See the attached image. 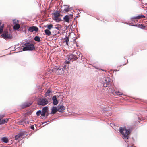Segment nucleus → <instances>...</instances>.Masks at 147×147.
Instances as JSON below:
<instances>
[{"label":"nucleus","instance_id":"obj_1","mask_svg":"<svg viewBox=\"0 0 147 147\" xmlns=\"http://www.w3.org/2000/svg\"><path fill=\"white\" fill-rule=\"evenodd\" d=\"M119 131L122 136V138L126 142H127V139L129 138L131 131L130 129H127L125 127H120Z\"/></svg>","mask_w":147,"mask_h":147},{"label":"nucleus","instance_id":"obj_2","mask_svg":"<svg viewBox=\"0 0 147 147\" xmlns=\"http://www.w3.org/2000/svg\"><path fill=\"white\" fill-rule=\"evenodd\" d=\"M81 53L79 52L74 51L73 53L70 54L68 57V60L73 61L78 59V57L80 58Z\"/></svg>","mask_w":147,"mask_h":147},{"label":"nucleus","instance_id":"obj_3","mask_svg":"<svg viewBox=\"0 0 147 147\" xmlns=\"http://www.w3.org/2000/svg\"><path fill=\"white\" fill-rule=\"evenodd\" d=\"M24 47L22 49V51H25L27 50H33L35 49L33 44H31L29 42L26 43L24 44Z\"/></svg>","mask_w":147,"mask_h":147},{"label":"nucleus","instance_id":"obj_4","mask_svg":"<svg viewBox=\"0 0 147 147\" xmlns=\"http://www.w3.org/2000/svg\"><path fill=\"white\" fill-rule=\"evenodd\" d=\"M53 72L55 73L57 75H61L64 73L63 69L62 67L55 66L52 69Z\"/></svg>","mask_w":147,"mask_h":147},{"label":"nucleus","instance_id":"obj_5","mask_svg":"<svg viewBox=\"0 0 147 147\" xmlns=\"http://www.w3.org/2000/svg\"><path fill=\"white\" fill-rule=\"evenodd\" d=\"M1 37L4 39H11L12 38V36L11 34L8 31L4 32L1 35Z\"/></svg>","mask_w":147,"mask_h":147},{"label":"nucleus","instance_id":"obj_6","mask_svg":"<svg viewBox=\"0 0 147 147\" xmlns=\"http://www.w3.org/2000/svg\"><path fill=\"white\" fill-rule=\"evenodd\" d=\"M48 103V101L46 98L40 99L38 102V104L39 105L44 106Z\"/></svg>","mask_w":147,"mask_h":147},{"label":"nucleus","instance_id":"obj_7","mask_svg":"<svg viewBox=\"0 0 147 147\" xmlns=\"http://www.w3.org/2000/svg\"><path fill=\"white\" fill-rule=\"evenodd\" d=\"M111 83V82L110 81L108 78H105L102 83L104 87H109L110 86Z\"/></svg>","mask_w":147,"mask_h":147},{"label":"nucleus","instance_id":"obj_8","mask_svg":"<svg viewBox=\"0 0 147 147\" xmlns=\"http://www.w3.org/2000/svg\"><path fill=\"white\" fill-rule=\"evenodd\" d=\"M53 15L55 20L59 22L61 20L60 18H59V17L60 15V14L58 11H57L55 12L54 13Z\"/></svg>","mask_w":147,"mask_h":147},{"label":"nucleus","instance_id":"obj_9","mask_svg":"<svg viewBox=\"0 0 147 147\" xmlns=\"http://www.w3.org/2000/svg\"><path fill=\"white\" fill-rule=\"evenodd\" d=\"M28 30L31 32H33L34 31L37 32L38 30V28L36 26H32L29 28Z\"/></svg>","mask_w":147,"mask_h":147},{"label":"nucleus","instance_id":"obj_10","mask_svg":"<svg viewBox=\"0 0 147 147\" xmlns=\"http://www.w3.org/2000/svg\"><path fill=\"white\" fill-rule=\"evenodd\" d=\"M14 23L15 24L13 26V29L15 30H18L20 27V25L18 24V21L17 20L16 21L15 20L13 21Z\"/></svg>","mask_w":147,"mask_h":147},{"label":"nucleus","instance_id":"obj_11","mask_svg":"<svg viewBox=\"0 0 147 147\" xmlns=\"http://www.w3.org/2000/svg\"><path fill=\"white\" fill-rule=\"evenodd\" d=\"M4 117L3 115H0V124H4L7 123L9 119L6 118L5 119H2L1 120V119Z\"/></svg>","mask_w":147,"mask_h":147},{"label":"nucleus","instance_id":"obj_12","mask_svg":"<svg viewBox=\"0 0 147 147\" xmlns=\"http://www.w3.org/2000/svg\"><path fill=\"white\" fill-rule=\"evenodd\" d=\"M73 17V15L70 14V16L67 15H66L63 18L64 20L67 22H69V19L70 18H72Z\"/></svg>","mask_w":147,"mask_h":147},{"label":"nucleus","instance_id":"obj_13","mask_svg":"<svg viewBox=\"0 0 147 147\" xmlns=\"http://www.w3.org/2000/svg\"><path fill=\"white\" fill-rule=\"evenodd\" d=\"M48 107H44L42 109L41 116L42 117L45 116L46 112L48 111Z\"/></svg>","mask_w":147,"mask_h":147},{"label":"nucleus","instance_id":"obj_14","mask_svg":"<svg viewBox=\"0 0 147 147\" xmlns=\"http://www.w3.org/2000/svg\"><path fill=\"white\" fill-rule=\"evenodd\" d=\"M23 135V133H20L15 136V139L16 140H19L20 139H21L22 138Z\"/></svg>","mask_w":147,"mask_h":147},{"label":"nucleus","instance_id":"obj_15","mask_svg":"<svg viewBox=\"0 0 147 147\" xmlns=\"http://www.w3.org/2000/svg\"><path fill=\"white\" fill-rule=\"evenodd\" d=\"M45 32L47 36H49L51 35H54L56 34H54L52 35L51 34V32L48 29H46L45 30Z\"/></svg>","mask_w":147,"mask_h":147},{"label":"nucleus","instance_id":"obj_16","mask_svg":"<svg viewBox=\"0 0 147 147\" xmlns=\"http://www.w3.org/2000/svg\"><path fill=\"white\" fill-rule=\"evenodd\" d=\"M65 109V107L63 106H59L57 108V111L61 112H63Z\"/></svg>","mask_w":147,"mask_h":147},{"label":"nucleus","instance_id":"obj_17","mask_svg":"<svg viewBox=\"0 0 147 147\" xmlns=\"http://www.w3.org/2000/svg\"><path fill=\"white\" fill-rule=\"evenodd\" d=\"M52 100L53 101V104L54 105H56L58 103V102L56 96H54L53 97Z\"/></svg>","mask_w":147,"mask_h":147},{"label":"nucleus","instance_id":"obj_18","mask_svg":"<svg viewBox=\"0 0 147 147\" xmlns=\"http://www.w3.org/2000/svg\"><path fill=\"white\" fill-rule=\"evenodd\" d=\"M145 18V16L143 15H140L139 16L132 18V19H140V18Z\"/></svg>","mask_w":147,"mask_h":147},{"label":"nucleus","instance_id":"obj_19","mask_svg":"<svg viewBox=\"0 0 147 147\" xmlns=\"http://www.w3.org/2000/svg\"><path fill=\"white\" fill-rule=\"evenodd\" d=\"M65 6L66 7H65L64 9V10L65 12H67L71 10L72 8L71 7L69 8V5H66Z\"/></svg>","mask_w":147,"mask_h":147},{"label":"nucleus","instance_id":"obj_20","mask_svg":"<svg viewBox=\"0 0 147 147\" xmlns=\"http://www.w3.org/2000/svg\"><path fill=\"white\" fill-rule=\"evenodd\" d=\"M57 111V108L55 107H53L51 109V114H54Z\"/></svg>","mask_w":147,"mask_h":147},{"label":"nucleus","instance_id":"obj_21","mask_svg":"<svg viewBox=\"0 0 147 147\" xmlns=\"http://www.w3.org/2000/svg\"><path fill=\"white\" fill-rule=\"evenodd\" d=\"M64 43H65L66 45L68 46V42H69V38L68 37H66V38H64L63 40Z\"/></svg>","mask_w":147,"mask_h":147},{"label":"nucleus","instance_id":"obj_22","mask_svg":"<svg viewBox=\"0 0 147 147\" xmlns=\"http://www.w3.org/2000/svg\"><path fill=\"white\" fill-rule=\"evenodd\" d=\"M32 104V102H30L29 103H26L23 104L22 106L23 108H26L30 106Z\"/></svg>","mask_w":147,"mask_h":147},{"label":"nucleus","instance_id":"obj_23","mask_svg":"<svg viewBox=\"0 0 147 147\" xmlns=\"http://www.w3.org/2000/svg\"><path fill=\"white\" fill-rule=\"evenodd\" d=\"M1 140L4 143H7L8 142V139L6 137H3L1 138Z\"/></svg>","mask_w":147,"mask_h":147},{"label":"nucleus","instance_id":"obj_24","mask_svg":"<svg viewBox=\"0 0 147 147\" xmlns=\"http://www.w3.org/2000/svg\"><path fill=\"white\" fill-rule=\"evenodd\" d=\"M45 27H47V29H48L49 30H51L52 28H53L54 27H53V26L52 24H50L47 26H45Z\"/></svg>","mask_w":147,"mask_h":147},{"label":"nucleus","instance_id":"obj_25","mask_svg":"<svg viewBox=\"0 0 147 147\" xmlns=\"http://www.w3.org/2000/svg\"><path fill=\"white\" fill-rule=\"evenodd\" d=\"M35 41L38 42H40V38L38 36H35L34 39Z\"/></svg>","mask_w":147,"mask_h":147},{"label":"nucleus","instance_id":"obj_26","mask_svg":"<svg viewBox=\"0 0 147 147\" xmlns=\"http://www.w3.org/2000/svg\"><path fill=\"white\" fill-rule=\"evenodd\" d=\"M25 123H26L25 120L20 121L19 123V124L20 125H23L24 124H25Z\"/></svg>","mask_w":147,"mask_h":147},{"label":"nucleus","instance_id":"obj_27","mask_svg":"<svg viewBox=\"0 0 147 147\" xmlns=\"http://www.w3.org/2000/svg\"><path fill=\"white\" fill-rule=\"evenodd\" d=\"M111 93H112V94L115 95V94L118 95H121L122 94V92H111Z\"/></svg>","mask_w":147,"mask_h":147},{"label":"nucleus","instance_id":"obj_28","mask_svg":"<svg viewBox=\"0 0 147 147\" xmlns=\"http://www.w3.org/2000/svg\"><path fill=\"white\" fill-rule=\"evenodd\" d=\"M54 28H55L57 29L58 30H60V29L61 28V27L59 25H57V26H56Z\"/></svg>","mask_w":147,"mask_h":147},{"label":"nucleus","instance_id":"obj_29","mask_svg":"<svg viewBox=\"0 0 147 147\" xmlns=\"http://www.w3.org/2000/svg\"><path fill=\"white\" fill-rule=\"evenodd\" d=\"M42 113V111L41 110H39L36 113V114L38 116H39L40 115V114L41 115V114Z\"/></svg>","mask_w":147,"mask_h":147},{"label":"nucleus","instance_id":"obj_30","mask_svg":"<svg viewBox=\"0 0 147 147\" xmlns=\"http://www.w3.org/2000/svg\"><path fill=\"white\" fill-rule=\"evenodd\" d=\"M139 27L141 28H145V26L142 24H139L138 26Z\"/></svg>","mask_w":147,"mask_h":147},{"label":"nucleus","instance_id":"obj_31","mask_svg":"<svg viewBox=\"0 0 147 147\" xmlns=\"http://www.w3.org/2000/svg\"><path fill=\"white\" fill-rule=\"evenodd\" d=\"M66 66L65 65H64L62 67V68H63V71L64 70H65L66 69Z\"/></svg>","mask_w":147,"mask_h":147},{"label":"nucleus","instance_id":"obj_32","mask_svg":"<svg viewBox=\"0 0 147 147\" xmlns=\"http://www.w3.org/2000/svg\"><path fill=\"white\" fill-rule=\"evenodd\" d=\"M31 128L33 130H34V128L33 126H31Z\"/></svg>","mask_w":147,"mask_h":147},{"label":"nucleus","instance_id":"obj_33","mask_svg":"<svg viewBox=\"0 0 147 147\" xmlns=\"http://www.w3.org/2000/svg\"><path fill=\"white\" fill-rule=\"evenodd\" d=\"M3 31V29H2L0 28V34Z\"/></svg>","mask_w":147,"mask_h":147},{"label":"nucleus","instance_id":"obj_34","mask_svg":"<svg viewBox=\"0 0 147 147\" xmlns=\"http://www.w3.org/2000/svg\"><path fill=\"white\" fill-rule=\"evenodd\" d=\"M38 89L39 90V91H40V90H42V88H38Z\"/></svg>","mask_w":147,"mask_h":147},{"label":"nucleus","instance_id":"obj_35","mask_svg":"<svg viewBox=\"0 0 147 147\" xmlns=\"http://www.w3.org/2000/svg\"><path fill=\"white\" fill-rule=\"evenodd\" d=\"M0 28L2 29H3V26H1L0 27Z\"/></svg>","mask_w":147,"mask_h":147},{"label":"nucleus","instance_id":"obj_36","mask_svg":"<svg viewBox=\"0 0 147 147\" xmlns=\"http://www.w3.org/2000/svg\"><path fill=\"white\" fill-rule=\"evenodd\" d=\"M26 123H25V124H28L29 123V122L28 121H26Z\"/></svg>","mask_w":147,"mask_h":147},{"label":"nucleus","instance_id":"obj_37","mask_svg":"<svg viewBox=\"0 0 147 147\" xmlns=\"http://www.w3.org/2000/svg\"><path fill=\"white\" fill-rule=\"evenodd\" d=\"M46 92H51L49 90H48Z\"/></svg>","mask_w":147,"mask_h":147},{"label":"nucleus","instance_id":"obj_38","mask_svg":"<svg viewBox=\"0 0 147 147\" xmlns=\"http://www.w3.org/2000/svg\"><path fill=\"white\" fill-rule=\"evenodd\" d=\"M128 147H131V146H128Z\"/></svg>","mask_w":147,"mask_h":147},{"label":"nucleus","instance_id":"obj_39","mask_svg":"<svg viewBox=\"0 0 147 147\" xmlns=\"http://www.w3.org/2000/svg\"><path fill=\"white\" fill-rule=\"evenodd\" d=\"M50 92H46V93H50Z\"/></svg>","mask_w":147,"mask_h":147},{"label":"nucleus","instance_id":"obj_40","mask_svg":"<svg viewBox=\"0 0 147 147\" xmlns=\"http://www.w3.org/2000/svg\"><path fill=\"white\" fill-rule=\"evenodd\" d=\"M48 114L47 115V116H48Z\"/></svg>","mask_w":147,"mask_h":147},{"label":"nucleus","instance_id":"obj_41","mask_svg":"<svg viewBox=\"0 0 147 147\" xmlns=\"http://www.w3.org/2000/svg\"><path fill=\"white\" fill-rule=\"evenodd\" d=\"M132 26H136V25H132Z\"/></svg>","mask_w":147,"mask_h":147},{"label":"nucleus","instance_id":"obj_42","mask_svg":"<svg viewBox=\"0 0 147 147\" xmlns=\"http://www.w3.org/2000/svg\"><path fill=\"white\" fill-rule=\"evenodd\" d=\"M69 61H68L67 63H69Z\"/></svg>","mask_w":147,"mask_h":147},{"label":"nucleus","instance_id":"obj_43","mask_svg":"<svg viewBox=\"0 0 147 147\" xmlns=\"http://www.w3.org/2000/svg\"><path fill=\"white\" fill-rule=\"evenodd\" d=\"M117 92H119V91H118Z\"/></svg>","mask_w":147,"mask_h":147}]
</instances>
